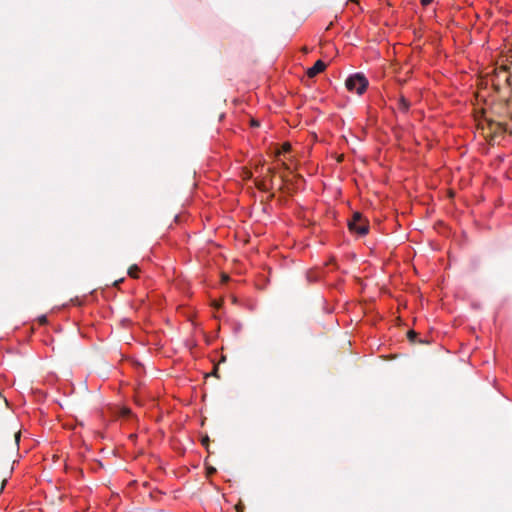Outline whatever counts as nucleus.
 <instances>
[{
	"label": "nucleus",
	"instance_id": "nucleus-11",
	"mask_svg": "<svg viewBox=\"0 0 512 512\" xmlns=\"http://www.w3.org/2000/svg\"><path fill=\"white\" fill-rule=\"evenodd\" d=\"M414 336H415V332L414 331H410L409 332V337L414 338Z\"/></svg>",
	"mask_w": 512,
	"mask_h": 512
},
{
	"label": "nucleus",
	"instance_id": "nucleus-10",
	"mask_svg": "<svg viewBox=\"0 0 512 512\" xmlns=\"http://www.w3.org/2000/svg\"><path fill=\"white\" fill-rule=\"evenodd\" d=\"M40 322L41 323H45L46 322V316H42L41 319H40Z\"/></svg>",
	"mask_w": 512,
	"mask_h": 512
},
{
	"label": "nucleus",
	"instance_id": "nucleus-3",
	"mask_svg": "<svg viewBox=\"0 0 512 512\" xmlns=\"http://www.w3.org/2000/svg\"><path fill=\"white\" fill-rule=\"evenodd\" d=\"M327 65L322 60H317L312 67L307 70V76L309 78H313L323 72L326 69Z\"/></svg>",
	"mask_w": 512,
	"mask_h": 512
},
{
	"label": "nucleus",
	"instance_id": "nucleus-2",
	"mask_svg": "<svg viewBox=\"0 0 512 512\" xmlns=\"http://www.w3.org/2000/svg\"><path fill=\"white\" fill-rule=\"evenodd\" d=\"M349 231L358 236H365L369 232V221L360 212H354L348 221Z\"/></svg>",
	"mask_w": 512,
	"mask_h": 512
},
{
	"label": "nucleus",
	"instance_id": "nucleus-7",
	"mask_svg": "<svg viewBox=\"0 0 512 512\" xmlns=\"http://www.w3.org/2000/svg\"><path fill=\"white\" fill-rule=\"evenodd\" d=\"M434 0H420V3L423 7L430 5Z\"/></svg>",
	"mask_w": 512,
	"mask_h": 512
},
{
	"label": "nucleus",
	"instance_id": "nucleus-12",
	"mask_svg": "<svg viewBox=\"0 0 512 512\" xmlns=\"http://www.w3.org/2000/svg\"><path fill=\"white\" fill-rule=\"evenodd\" d=\"M123 282V279H120L119 281L115 282V285H118L119 283Z\"/></svg>",
	"mask_w": 512,
	"mask_h": 512
},
{
	"label": "nucleus",
	"instance_id": "nucleus-6",
	"mask_svg": "<svg viewBox=\"0 0 512 512\" xmlns=\"http://www.w3.org/2000/svg\"><path fill=\"white\" fill-rule=\"evenodd\" d=\"M290 151H291V144L289 142H285L282 144L279 154L280 153H289Z\"/></svg>",
	"mask_w": 512,
	"mask_h": 512
},
{
	"label": "nucleus",
	"instance_id": "nucleus-5",
	"mask_svg": "<svg viewBox=\"0 0 512 512\" xmlns=\"http://www.w3.org/2000/svg\"><path fill=\"white\" fill-rule=\"evenodd\" d=\"M140 268L137 265H132L128 269V275L131 278L137 279L139 278Z\"/></svg>",
	"mask_w": 512,
	"mask_h": 512
},
{
	"label": "nucleus",
	"instance_id": "nucleus-8",
	"mask_svg": "<svg viewBox=\"0 0 512 512\" xmlns=\"http://www.w3.org/2000/svg\"><path fill=\"white\" fill-rule=\"evenodd\" d=\"M250 124L252 127H258L260 125L258 120L251 119Z\"/></svg>",
	"mask_w": 512,
	"mask_h": 512
},
{
	"label": "nucleus",
	"instance_id": "nucleus-1",
	"mask_svg": "<svg viewBox=\"0 0 512 512\" xmlns=\"http://www.w3.org/2000/svg\"><path fill=\"white\" fill-rule=\"evenodd\" d=\"M368 85L369 81L362 73L352 74L345 81L347 90L358 95H362L367 90Z\"/></svg>",
	"mask_w": 512,
	"mask_h": 512
},
{
	"label": "nucleus",
	"instance_id": "nucleus-9",
	"mask_svg": "<svg viewBox=\"0 0 512 512\" xmlns=\"http://www.w3.org/2000/svg\"><path fill=\"white\" fill-rule=\"evenodd\" d=\"M20 437H21V433L20 431H18L17 433H15V442L18 444L19 440H20Z\"/></svg>",
	"mask_w": 512,
	"mask_h": 512
},
{
	"label": "nucleus",
	"instance_id": "nucleus-4",
	"mask_svg": "<svg viewBox=\"0 0 512 512\" xmlns=\"http://www.w3.org/2000/svg\"><path fill=\"white\" fill-rule=\"evenodd\" d=\"M397 108L400 112L406 114L410 109V102L404 96H401L398 99Z\"/></svg>",
	"mask_w": 512,
	"mask_h": 512
}]
</instances>
